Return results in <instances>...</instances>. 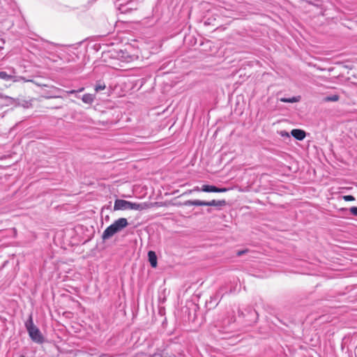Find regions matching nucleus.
Returning <instances> with one entry per match:
<instances>
[{
	"mask_svg": "<svg viewBox=\"0 0 357 357\" xmlns=\"http://www.w3.org/2000/svg\"><path fill=\"white\" fill-rule=\"evenodd\" d=\"M128 225V222L126 218H120L113 224L107 227L102 234V240H107L113 236L117 232L121 231Z\"/></svg>",
	"mask_w": 357,
	"mask_h": 357,
	"instance_id": "1",
	"label": "nucleus"
},
{
	"mask_svg": "<svg viewBox=\"0 0 357 357\" xmlns=\"http://www.w3.org/2000/svg\"><path fill=\"white\" fill-rule=\"evenodd\" d=\"M227 202L225 199L222 200H215L213 199L210 202H204L200 200H188L183 204L179 203L176 204L177 206H217V207H222L226 206Z\"/></svg>",
	"mask_w": 357,
	"mask_h": 357,
	"instance_id": "2",
	"label": "nucleus"
},
{
	"mask_svg": "<svg viewBox=\"0 0 357 357\" xmlns=\"http://www.w3.org/2000/svg\"><path fill=\"white\" fill-rule=\"evenodd\" d=\"M26 330L31 340L37 343L43 342V337L39 329L34 325L31 316L25 324Z\"/></svg>",
	"mask_w": 357,
	"mask_h": 357,
	"instance_id": "3",
	"label": "nucleus"
},
{
	"mask_svg": "<svg viewBox=\"0 0 357 357\" xmlns=\"http://www.w3.org/2000/svg\"><path fill=\"white\" fill-rule=\"evenodd\" d=\"M131 202L126 201L124 199H116L114 202V210H127L130 209Z\"/></svg>",
	"mask_w": 357,
	"mask_h": 357,
	"instance_id": "4",
	"label": "nucleus"
},
{
	"mask_svg": "<svg viewBox=\"0 0 357 357\" xmlns=\"http://www.w3.org/2000/svg\"><path fill=\"white\" fill-rule=\"evenodd\" d=\"M151 207V204L144 202V203H135L131 202L130 210L135 211H144Z\"/></svg>",
	"mask_w": 357,
	"mask_h": 357,
	"instance_id": "5",
	"label": "nucleus"
},
{
	"mask_svg": "<svg viewBox=\"0 0 357 357\" xmlns=\"http://www.w3.org/2000/svg\"><path fill=\"white\" fill-rule=\"evenodd\" d=\"M202 190L206 192H225L228 190L225 188H219L214 185H204L202 187Z\"/></svg>",
	"mask_w": 357,
	"mask_h": 357,
	"instance_id": "6",
	"label": "nucleus"
},
{
	"mask_svg": "<svg viewBox=\"0 0 357 357\" xmlns=\"http://www.w3.org/2000/svg\"><path fill=\"white\" fill-rule=\"evenodd\" d=\"M291 134L295 139L300 141L303 140L306 136L305 132L301 129H293Z\"/></svg>",
	"mask_w": 357,
	"mask_h": 357,
	"instance_id": "7",
	"label": "nucleus"
},
{
	"mask_svg": "<svg viewBox=\"0 0 357 357\" xmlns=\"http://www.w3.org/2000/svg\"><path fill=\"white\" fill-rule=\"evenodd\" d=\"M148 257H149V261L151 264V266L153 268L157 267L158 261H157V256L155 255V252L154 251H151V250L149 251L148 252Z\"/></svg>",
	"mask_w": 357,
	"mask_h": 357,
	"instance_id": "8",
	"label": "nucleus"
},
{
	"mask_svg": "<svg viewBox=\"0 0 357 357\" xmlns=\"http://www.w3.org/2000/svg\"><path fill=\"white\" fill-rule=\"evenodd\" d=\"M94 95L90 93H86L82 96V101L86 104H91L94 100Z\"/></svg>",
	"mask_w": 357,
	"mask_h": 357,
	"instance_id": "9",
	"label": "nucleus"
},
{
	"mask_svg": "<svg viewBox=\"0 0 357 357\" xmlns=\"http://www.w3.org/2000/svg\"><path fill=\"white\" fill-rule=\"evenodd\" d=\"M301 98L300 96H297V97H292V98H281L280 99V100L282 102H290V103H294V102H297L300 100Z\"/></svg>",
	"mask_w": 357,
	"mask_h": 357,
	"instance_id": "10",
	"label": "nucleus"
},
{
	"mask_svg": "<svg viewBox=\"0 0 357 357\" xmlns=\"http://www.w3.org/2000/svg\"><path fill=\"white\" fill-rule=\"evenodd\" d=\"M340 100V96L337 94H334L330 96H326L323 99L324 102H337Z\"/></svg>",
	"mask_w": 357,
	"mask_h": 357,
	"instance_id": "11",
	"label": "nucleus"
},
{
	"mask_svg": "<svg viewBox=\"0 0 357 357\" xmlns=\"http://www.w3.org/2000/svg\"><path fill=\"white\" fill-rule=\"evenodd\" d=\"M0 79L6 80V81H9L13 79V76L7 74V73H6L4 71H1L0 72Z\"/></svg>",
	"mask_w": 357,
	"mask_h": 357,
	"instance_id": "12",
	"label": "nucleus"
},
{
	"mask_svg": "<svg viewBox=\"0 0 357 357\" xmlns=\"http://www.w3.org/2000/svg\"><path fill=\"white\" fill-rule=\"evenodd\" d=\"M342 199L345 202H352L355 200V197L352 195H344L342 197Z\"/></svg>",
	"mask_w": 357,
	"mask_h": 357,
	"instance_id": "13",
	"label": "nucleus"
},
{
	"mask_svg": "<svg viewBox=\"0 0 357 357\" xmlns=\"http://www.w3.org/2000/svg\"><path fill=\"white\" fill-rule=\"evenodd\" d=\"M105 89V84H97L96 85V87H95V91L96 92L100 91V90H103Z\"/></svg>",
	"mask_w": 357,
	"mask_h": 357,
	"instance_id": "14",
	"label": "nucleus"
},
{
	"mask_svg": "<svg viewBox=\"0 0 357 357\" xmlns=\"http://www.w3.org/2000/svg\"><path fill=\"white\" fill-rule=\"evenodd\" d=\"M84 90V87H82L80 88L78 90H71V91H66L68 93H79V92H82Z\"/></svg>",
	"mask_w": 357,
	"mask_h": 357,
	"instance_id": "15",
	"label": "nucleus"
},
{
	"mask_svg": "<svg viewBox=\"0 0 357 357\" xmlns=\"http://www.w3.org/2000/svg\"><path fill=\"white\" fill-rule=\"evenodd\" d=\"M350 211L351 213L354 215H356L357 216V207L356 206H353L350 208Z\"/></svg>",
	"mask_w": 357,
	"mask_h": 357,
	"instance_id": "16",
	"label": "nucleus"
},
{
	"mask_svg": "<svg viewBox=\"0 0 357 357\" xmlns=\"http://www.w3.org/2000/svg\"><path fill=\"white\" fill-rule=\"evenodd\" d=\"M45 98L46 99H50V98H62L61 96H58V95H53V96H45Z\"/></svg>",
	"mask_w": 357,
	"mask_h": 357,
	"instance_id": "17",
	"label": "nucleus"
},
{
	"mask_svg": "<svg viewBox=\"0 0 357 357\" xmlns=\"http://www.w3.org/2000/svg\"><path fill=\"white\" fill-rule=\"evenodd\" d=\"M280 135H281L282 136L289 137V133H288V132H282H282H280Z\"/></svg>",
	"mask_w": 357,
	"mask_h": 357,
	"instance_id": "18",
	"label": "nucleus"
},
{
	"mask_svg": "<svg viewBox=\"0 0 357 357\" xmlns=\"http://www.w3.org/2000/svg\"><path fill=\"white\" fill-rule=\"evenodd\" d=\"M54 89L56 91H60L61 89L58 87H56V86H53Z\"/></svg>",
	"mask_w": 357,
	"mask_h": 357,
	"instance_id": "19",
	"label": "nucleus"
},
{
	"mask_svg": "<svg viewBox=\"0 0 357 357\" xmlns=\"http://www.w3.org/2000/svg\"><path fill=\"white\" fill-rule=\"evenodd\" d=\"M243 252H239L238 255H241V254H243Z\"/></svg>",
	"mask_w": 357,
	"mask_h": 357,
	"instance_id": "20",
	"label": "nucleus"
},
{
	"mask_svg": "<svg viewBox=\"0 0 357 357\" xmlns=\"http://www.w3.org/2000/svg\"><path fill=\"white\" fill-rule=\"evenodd\" d=\"M195 190H199V188L197 187L196 189H195Z\"/></svg>",
	"mask_w": 357,
	"mask_h": 357,
	"instance_id": "21",
	"label": "nucleus"
},
{
	"mask_svg": "<svg viewBox=\"0 0 357 357\" xmlns=\"http://www.w3.org/2000/svg\"><path fill=\"white\" fill-rule=\"evenodd\" d=\"M20 357H24V356H20Z\"/></svg>",
	"mask_w": 357,
	"mask_h": 357,
	"instance_id": "22",
	"label": "nucleus"
}]
</instances>
